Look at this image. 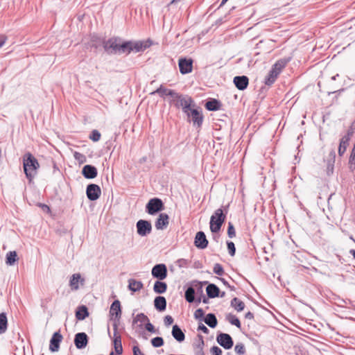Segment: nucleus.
I'll return each instance as SVG.
<instances>
[{
  "label": "nucleus",
  "instance_id": "8fccbe9b",
  "mask_svg": "<svg viewBox=\"0 0 355 355\" xmlns=\"http://www.w3.org/2000/svg\"><path fill=\"white\" fill-rule=\"evenodd\" d=\"M74 158L76 160H78V162H80V163H83L86 161L85 156L80 153H78V152H75Z\"/></svg>",
  "mask_w": 355,
  "mask_h": 355
},
{
  "label": "nucleus",
  "instance_id": "7ed1b4c3",
  "mask_svg": "<svg viewBox=\"0 0 355 355\" xmlns=\"http://www.w3.org/2000/svg\"><path fill=\"white\" fill-rule=\"evenodd\" d=\"M229 205L222 208L217 209L210 218L209 227L212 233H218L226 219Z\"/></svg>",
  "mask_w": 355,
  "mask_h": 355
},
{
  "label": "nucleus",
  "instance_id": "cd10ccee",
  "mask_svg": "<svg viewBox=\"0 0 355 355\" xmlns=\"http://www.w3.org/2000/svg\"><path fill=\"white\" fill-rule=\"evenodd\" d=\"M143 283L141 281L135 279H130L128 280V288L132 292L140 291L143 288Z\"/></svg>",
  "mask_w": 355,
  "mask_h": 355
},
{
  "label": "nucleus",
  "instance_id": "0e129e2a",
  "mask_svg": "<svg viewBox=\"0 0 355 355\" xmlns=\"http://www.w3.org/2000/svg\"><path fill=\"white\" fill-rule=\"evenodd\" d=\"M219 279L223 282L224 285L229 287L231 290H234V287H232L225 279L219 278Z\"/></svg>",
  "mask_w": 355,
  "mask_h": 355
},
{
  "label": "nucleus",
  "instance_id": "f03ea898",
  "mask_svg": "<svg viewBox=\"0 0 355 355\" xmlns=\"http://www.w3.org/2000/svg\"><path fill=\"white\" fill-rule=\"evenodd\" d=\"M23 167L26 178L31 182L36 175L40 164L31 153H26L23 157Z\"/></svg>",
  "mask_w": 355,
  "mask_h": 355
},
{
  "label": "nucleus",
  "instance_id": "c756f323",
  "mask_svg": "<svg viewBox=\"0 0 355 355\" xmlns=\"http://www.w3.org/2000/svg\"><path fill=\"white\" fill-rule=\"evenodd\" d=\"M204 321L211 328H215L218 324L217 318L214 313H208L205 317Z\"/></svg>",
  "mask_w": 355,
  "mask_h": 355
},
{
  "label": "nucleus",
  "instance_id": "b1692460",
  "mask_svg": "<svg viewBox=\"0 0 355 355\" xmlns=\"http://www.w3.org/2000/svg\"><path fill=\"white\" fill-rule=\"evenodd\" d=\"M206 292L209 298H215L220 295V289L214 284H209L206 288Z\"/></svg>",
  "mask_w": 355,
  "mask_h": 355
},
{
  "label": "nucleus",
  "instance_id": "aec40b11",
  "mask_svg": "<svg viewBox=\"0 0 355 355\" xmlns=\"http://www.w3.org/2000/svg\"><path fill=\"white\" fill-rule=\"evenodd\" d=\"M169 217L165 213H161L159 215L157 220L155 221V227L157 230H164L166 228L168 225Z\"/></svg>",
  "mask_w": 355,
  "mask_h": 355
},
{
  "label": "nucleus",
  "instance_id": "680f3d73",
  "mask_svg": "<svg viewBox=\"0 0 355 355\" xmlns=\"http://www.w3.org/2000/svg\"><path fill=\"white\" fill-rule=\"evenodd\" d=\"M245 318L248 320H253L254 319V314L251 313L250 311H248L245 313Z\"/></svg>",
  "mask_w": 355,
  "mask_h": 355
},
{
  "label": "nucleus",
  "instance_id": "a211bd4d",
  "mask_svg": "<svg viewBox=\"0 0 355 355\" xmlns=\"http://www.w3.org/2000/svg\"><path fill=\"white\" fill-rule=\"evenodd\" d=\"M125 44H128V49L125 53H129L131 51L139 52L144 51L147 47L141 42H133L131 41L125 42Z\"/></svg>",
  "mask_w": 355,
  "mask_h": 355
},
{
  "label": "nucleus",
  "instance_id": "f704fd0d",
  "mask_svg": "<svg viewBox=\"0 0 355 355\" xmlns=\"http://www.w3.org/2000/svg\"><path fill=\"white\" fill-rule=\"evenodd\" d=\"M231 306L234 308L235 310L240 312L245 308V304L243 302L240 300L237 297H234L231 301Z\"/></svg>",
  "mask_w": 355,
  "mask_h": 355
},
{
  "label": "nucleus",
  "instance_id": "0eeeda50",
  "mask_svg": "<svg viewBox=\"0 0 355 355\" xmlns=\"http://www.w3.org/2000/svg\"><path fill=\"white\" fill-rule=\"evenodd\" d=\"M164 205L162 200L158 198L150 199L146 205V211L150 215H155L164 210Z\"/></svg>",
  "mask_w": 355,
  "mask_h": 355
},
{
  "label": "nucleus",
  "instance_id": "1a4fd4ad",
  "mask_svg": "<svg viewBox=\"0 0 355 355\" xmlns=\"http://www.w3.org/2000/svg\"><path fill=\"white\" fill-rule=\"evenodd\" d=\"M217 343L225 349H231L234 345V341L231 336L226 333H220L216 336Z\"/></svg>",
  "mask_w": 355,
  "mask_h": 355
},
{
  "label": "nucleus",
  "instance_id": "2eb2a0df",
  "mask_svg": "<svg viewBox=\"0 0 355 355\" xmlns=\"http://www.w3.org/2000/svg\"><path fill=\"white\" fill-rule=\"evenodd\" d=\"M89 338L85 332L77 333L74 337V344L77 349H82L88 344Z\"/></svg>",
  "mask_w": 355,
  "mask_h": 355
},
{
  "label": "nucleus",
  "instance_id": "f257e3e1",
  "mask_svg": "<svg viewBox=\"0 0 355 355\" xmlns=\"http://www.w3.org/2000/svg\"><path fill=\"white\" fill-rule=\"evenodd\" d=\"M105 51L109 54L125 53L128 49V44L122 42L121 38L112 37L103 42Z\"/></svg>",
  "mask_w": 355,
  "mask_h": 355
},
{
  "label": "nucleus",
  "instance_id": "5701e85b",
  "mask_svg": "<svg viewBox=\"0 0 355 355\" xmlns=\"http://www.w3.org/2000/svg\"><path fill=\"white\" fill-rule=\"evenodd\" d=\"M171 334L174 339L179 343L183 342L185 339L184 333L178 324L173 326Z\"/></svg>",
  "mask_w": 355,
  "mask_h": 355
},
{
  "label": "nucleus",
  "instance_id": "9b49d317",
  "mask_svg": "<svg viewBox=\"0 0 355 355\" xmlns=\"http://www.w3.org/2000/svg\"><path fill=\"white\" fill-rule=\"evenodd\" d=\"M152 276L158 280H163L167 277V268L164 263L155 265L151 270Z\"/></svg>",
  "mask_w": 355,
  "mask_h": 355
},
{
  "label": "nucleus",
  "instance_id": "09e8293b",
  "mask_svg": "<svg viewBox=\"0 0 355 355\" xmlns=\"http://www.w3.org/2000/svg\"><path fill=\"white\" fill-rule=\"evenodd\" d=\"M205 313L202 309H198L194 313V317L198 320H204Z\"/></svg>",
  "mask_w": 355,
  "mask_h": 355
},
{
  "label": "nucleus",
  "instance_id": "4be33fe9",
  "mask_svg": "<svg viewBox=\"0 0 355 355\" xmlns=\"http://www.w3.org/2000/svg\"><path fill=\"white\" fill-rule=\"evenodd\" d=\"M79 282L83 285L85 283V279L81 278L80 273L73 274L69 280V286H71V289L76 291L78 290L79 288Z\"/></svg>",
  "mask_w": 355,
  "mask_h": 355
},
{
  "label": "nucleus",
  "instance_id": "58836bf2",
  "mask_svg": "<svg viewBox=\"0 0 355 355\" xmlns=\"http://www.w3.org/2000/svg\"><path fill=\"white\" fill-rule=\"evenodd\" d=\"M103 42H104V40H101L98 37L94 35L91 40V46L95 49H98L101 46H103Z\"/></svg>",
  "mask_w": 355,
  "mask_h": 355
},
{
  "label": "nucleus",
  "instance_id": "a19ab883",
  "mask_svg": "<svg viewBox=\"0 0 355 355\" xmlns=\"http://www.w3.org/2000/svg\"><path fill=\"white\" fill-rule=\"evenodd\" d=\"M205 345L203 337L201 335H198V339L193 343V349H203Z\"/></svg>",
  "mask_w": 355,
  "mask_h": 355
},
{
  "label": "nucleus",
  "instance_id": "ea45409f",
  "mask_svg": "<svg viewBox=\"0 0 355 355\" xmlns=\"http://www.w3.org/2000/svg\"><path fill=\"white\" fill-rule=\"evenodd\" d=\"M148 318L144 313H141L137 314L135 318L133 319V323H137L140 322L141 323L148 322Z\"/></svg>",
  "mask_w": 355,
  "mask_h": 355
},
{
  "label": "nucleus",
  "instance_id": "4d7b16f0",
  "mask_svg": "<svg viewBox=\"0 0 355 355\" xmlns=\"http://www.w3.org/2000/svg\"><path fill=\"white\" fill-rule=\"evenodd\" d=\"M133 355H145L137 345L132 347Z\"/></svg>",
  "mask_w": 355,
  "mask_h": 355
},
{
  "label": "nucleus",
  "instance_id": "4468645a",
  "mask_svg": "<svg viewBox=\"0 0 355 355\" xmlns=\"http://www.w3.org/2000/svg\"><path fill=\"white\" fill-rule=\"evenodd\" d=\"M113 329H114V338H113V344L114 350L116 354L120 355L123 353V347L121 344V336L118 334V325L116 323H113Z\"/></svg>",
  "mask_w": 355,
  "mask_h": 355
},
{
  "label": "nucleus",
  "instance_id": "20e7f679",
  "mask_svg": "<svg viewBox=\"0 0 355 355\" xmlns=\"http://www.w3.org/2000/svg\"><path fill=\"white\" fill-rule=\"evenodd\" d=\"M286 63L287 62L285 60H279L276 62L266 76L264 83L268 86L272 85L275 82L282 69L286 67Z\"/></svg>",
  "mask_w": 355,
  "mask_h": 355
},
{
  "label": "nucleus",
  "instance_id": "c03bdc74",
  "mask_svg": "<svg viewBox=\"0 0 355 355\" xmlns=\"http://www.w3.org/2000/svg\"><path fill=\"white\" fill-rule=\"evenodd\" d=\"M227 247L230 256L234 257L236 253L235 245L232 241H227Z\"/></svg>",
  "mask_w": 355,
  "mask_h": 355
},
{
  "label": "nucleus",
  "instance_id": "393cba45",
  "mask_svg": "<svg viewBox=\"0 0 355 355\" xmlns=\"http://www.w3.org/2000/svg\"><path fill=\"white\" fill-rule=\"evenodd\" d=\"M154 306L159 311H164L166 309V300L163 296H157L154 300Z\"/></svg>",
  "mask_w": 355,
  "mask_h": 355
},
{
  "label": "nucleus",
  "instance_id": "5fc2aeb1",
  "mask_svg": "<svg viewBox=\"0 0 355 355\" xmlns=\"http://www.w3.org/2000/svg\"><path fill=\"white\" fill-rule=\"evenodd\" d=\"M174 94H175L174 95H169V96L172 98L170 103L173 104L175 105V103L177 102V101L178 99V96H180L182 94L176 92L175 91H174Z\"/></svg>",
  "mask_w": 355,
  "mask_h": 355
},
{
  "label": "nucleus",
  "instance_id": "2f4dec72",
  "mask_svg": "<svg viewBox=\"0 0 355 355\" xmlns=\"http://www.w3.org/2000/svg\"><path fill=\"white\" fill-rule=\"evenodd\" d=\"M195 294L196 291L193 286H189L184 293L185 300L189 302L192 303L195 302Z\"/></svg>",
  "mask_w": 355,
  "mask_h": 355
},
{
  "label": "nucleus",
  "instance_id": "603ef678",
  "mask_svg": "<svg viewBox=\"0 0 355 355\" xmlns=\"http://www.w3.org/2000/svg\"><path fill=\"white\" fill-rule=\"evenodd\" d=\"M173 322V318L171 315H166L164 318V325L168 327Z\"/></svg>",
  "mask_w": 355,
  "mask_h": 355
},
{
  "label": "nucleus",
  "instance_id": "ddd939ff",
  "mask_svg": "<svg viewBox=\"0 0 355 355\" xmlns=\"http://www.w3.org/2000/svg\"><path fill=\"white\" fill-rule=\"evenodd\" d=\"M178 65L182 74H187L192 71L193 60L191 58H181L179 59Z\"/></svg>",
  "mask_w": 355,
  "mask_h": 355
},
{
  "label": "nucleus",
  "instance_id": "dca6fc26",
  "mask_svg": "<svg viewBox=\"0 0 355 355\" xmlns=\"http://www.w3.org/2000/svg\"><path fill=\"white\" fill-rule=\"evenodd\" d=\"M194 244L199 249H205L208 245V241L205 234L202 232H198L195 236Z\"/></svg>",
  "mask_w": 355,
  "mask_h": 355
},
{
  "label": "nucleus",
  "instance_id": "4c0bfd02",
  "mask_svg": "<svg viewBox=\"0 0 355 355\" xmlns=\"http://www.w3.org/2000/svg\"><path fill=\"white\" fill-rule=\"evenodd\" d=\"M226 318L230 324L235 325L238 328H241V322L236 316L230 313L227 315Z\"/></svg>",
  "mask_w": 355,
  "mask_h": 355
},
{
  "label": "nucleus",
  "instance_id": "de8ad7c7",
  "mask_svg": "<svg viewBox=\"0 0 355 355\" xmlns=\"http://www.w3.org/2000/svg\"><path fill=\"white\" fill-rule=\"evenodd\" d=\"M227 235L230 239H232L236 236L235 228L234 225L230 222L228 223Z\"/></svg>",
  "mask_w": 355,
  "mask_h": 355
},
{
  "label": "nucleus",
  "instance_id": "72a5a7b5",
  "mask_svg": "<svg viewBox=\"0 0 355 355\" xmlns=\"http://www.w3.org/2000/svg\"><path fill=\"white\" fill-rule=\"evenodd\" d=\"M8 319L6 313H0V334L5 333L7 330Z\"/></svg>",
  "mask_w": 355,
  "mask_h": 355
},
{
  "label": "nucleus",
  "instance_id": "bb28decb",
  "mask_svg": "<svg viewBox=\"0 0 355 355\" xmlns=\"http://www.w3.org/2000/svg\"><path fill=\"white\" fill-rule=\"evenodd\" d=\"M221 103L219 101L213 98L206 102L205 108L209 111H217L220 109Z\"/></svg>",
  "mask_w": 355,
  "mask_h": 355
},
{
  "label": "nucleus",
  "instance_id": "a18cd8bd",
  "mask_svg": "<svg viewBox=\"0 0 355 355\" xmlns=\"http://www.w3.org/2000/svg\"><path fill=\"white\" fill-rule=\"evenodd\" d=\"M213 271L215 274L222 276L224 274V269L220 263H215L214 266Z\"/></svg>",
  "mask_w": 355,
  "mask_h": 355
},
{
  "label": "nucleus",
  "instance_id": "c85d7f7f",
  "mask_svg": "<svg viewBox=\"0 0 355 355\" xmlns=\"http://www.w3.org/2000/svg\"><path fill=\"white\" fill-rule=\"evenodd\" d=\"M167 289L166 283L162 282V280H157L155 282L153 286V291L155 293L158 294L164 293Z\"/></svg>",
  "mask_w": 355,
  "mask_h": 355
},
{
  "label": "nucleus",
  "instance_id": "7c9ffc66",
  "mask_svg": "<svg viewBox=\"0 0 355 355\" xmlns=\"http://www.w3.org/2000/svg\"><path fill=\"white\" fill-rule=\"evenodd\" d=\"M89 315L88 309L85 306H80L76 312V317L78 320H83Z\"/></svg>",
  "mask_w": 355,
  "mask_h": 355
},
{
  "label": "nucleus",
  "instance_id": "79ce46f5",
  "mask_svg": "<svg viewBox=\"0 0 355 355\" xmlns=\"http://www.w3.org/2000/svg\"><path fill=\"white\" fill-rule=\"evenodd\" d=\"M150 342L154 347H159L164 345V339L159 336L153 338Z\"/></svg>",
  "mask_w": 355,
  "mask_h": 355
},
{
  "label": "nucleus",
  "instance_id": "13d9d810",
  "mask_svg": "<svg viewBox=\"0 0 355 355\" xmlns=\"http://www.w3.org/2000/svg\"><path fill=\"white\" fill-rule=\"evenodd\" d=\"M349 162L355 165V143L349 157Z\"/></svg>",
  "mask_w": 355,
  "mask_h": 355
},
{
  "label": "nucleus",
  "instance_id": "37998d69",
  "mask_svg": "<svg viewBox=\"0 0 355 355\" xmlns=\"http://www.w3.org/2000/svg\"><path fill=\"white\" fill-rule=\"evenodd\" d=\"M235 352L239 355H244L245 354V348L243 343H237L234 347Z\"/></svg>",
  "mask_w": 355,
  "mask_h": 355
},
{
  "label": "nucleus",
  "instance_id": "338daca9",
  "mask_svg": "<svg viewBox=\"0 0 355 355\" xmlns=\"http://www.w3.org/2000/svg\"><path fill=\"white\" fill-rule=\"evenodd\" d=\"M40 206L43 209V210H46L47 211H50L49 207L46 205L40 204Z\"/></svg>",
  "mask_w": 355,
  "mask_h": 355
},
{
  "label": "nucleus",
  "instance_id": "e2e57ef3",
  "mask_svg": "<svg viewBox=\"0 0 355 355\" xmlns=\"http://www.w3.org/2000/svg\"><path fill=\"white\" fill-rule=\"evenodd\" d=\"M354 133V131L352 129H350V130H348L347 134L345 135H344L343 137H347V140H350V138L352 136Z\"/></svg>",
  "mask_w": 355,
  "mask_h": 355
},
{
  "label": "nucleus",
  "instance_id": "bf43d9fd",
  "mask_svg": "<svg viewBox=\"0 0 355 355\" xmlns=\"http://www.w3.org/2000/svg\"><path fill=\"white\" fill-rule=\"evenodd\" d=\"M200 295L202 296V302L204 304H207L209 302V299H208V297H206L205 296V295L203 294V290H202V286H200Z\"/></svg>",
  "mask_w": 355,
  "mask_h": 355
},
{
  "label": "nucleus",
  "instance_id": "6ab92c4d",
  "mask_svg": "<svg viewBox=\"0 0 355 355\" xmlns=\"http://www.w3.org/2000/svg\"><path fill=\"white\" fill-rule=\"evenodd\" d=\"M83 175L87 179H93L97 176V169L94 166L87 164L82 170Z\"/></svg>",
  "mask_w": 355,
  "mask_h": 355
},
{
  "label": "nucleus",
  "instance_id": "f3484780",
  "mask_svg": "<svg viewBox=\"0 0 355 355\" xmlns=\"http://www.w3.org/2000/svg\"><path fill=\"white\" fill-rule=\"evenodd\" d=\"M62 340V336L60 331L55 332L50 340L49 349L51 352H58Z\"/></svg>",
  "mask_w": 355,
  "mask_h": 355
},
{
  "label": "nucleus",
  "instance_id": "6e6552de",
  "mask_svg": "<svg viewBox=\"0 0 355 355\" xmlns=\"http://www.w3.org/2000/svg\"><path fill=\"white\" fill-rule=\"evenodd\" d=\"M137 234L141 236H146L152 231V225L150 221L139 220L136 224Z\"/></svg>",
  "mask_w": 355,
  "mask_h": 355
},
{
  "label": "nucleus",
  "instance_id": "774afa93",
  "mask_svg": "<svg viewBox=\"0 0 355 355\" xmlns=\"http://www.w3.org/2000/svg\"><path fill=\"white\" fill-rule=\"evenodd\" d=\"M214 234H215L213 235V239L218 243L220 238V235L218 233Z\"/></svg>",
  "mask_w": 355,
  "mask_h": 355
},
{
  "label": "nucleus",
  "instance_id": "a878e982",
  "mask_svg": "<svg viewBox=\"0 0 355 355\" xmlns=\"http://www.w3.org/2000/svg\"><path fill=\"white\" fill-rule=\"evenodd\" d=\"M155 94H158L161 97L175 94L174 90L164 87L163 85H160V87L157 88L155 91H153L150 93V95H154Z\"/></svg>",
  "mask_w": 355,
  "mask_h": 355
},
{
  "label": "nucleus",
  "instance_id": "39448f33",
  "mask_svg": "<svg viewBox=\"0 0 355 355\" xmlns=\"http://www.w3.org/2000/svg\"><path fill=\"white\" fill-rule=\"evenodd\" d=\"M185 114L187 116V121L192 123L193 125L196 128H201L204 116L198 108L191 107L190 110L188 111L187 113H185Z\"/></svg>",
  "mask_w": 355,
  "mask_h": 355
},
{
  "label": "nucleus",
  "instance_id": "49530a36",
  "mask_svg": "<svg viewBox=\"0 0 355 355\" xmlns=\"http://www.w3.org/2000/svg\"><path fill=\"white\" fill-rule=\"evenodd\" d=\"M89 139L93 141H98L101 139V133L97 130H94L92 131Z\"/></svg>",
  "mask_w": 355,
  "mask_h": 355
},
{
  "label": "nucleus",
  "instance_id": "423d86ee",
  "mask_svg": "<svg viewBox=\"0 0 355 355\" xmlns=\"http://www.w3.org/2000/svg\"><path fill=\"white\" fill-rule=\"evenodd\" d=\"M178 99L175 103V107L178 109L182 108V112L185 114L190 110L191 107H196V104L193 98L188 95L182 94L180 96H178Z\"/></svg>",
  "mask_w": 355,
  "mask_h": 355
},
{
  "label": "nucleus",
  "instance_id": "9d476101",
  "mask_svg": "<svg viewBox=\"0 0 355 355\" xmlns=\"http://www.w3.org/2000/svg\"><path fill=\"white\" fill-rule=\"evenodd\" d=\"M110 315L112 316L113 323H116L119 325V319L121 315V307L120 301L118 300H114L111 304L110 309Z\"/></svg>",
  "mask_w": 355,
  "mask_h": 355
},
{
  "label": "nucleus",
  "instance_id": "3c124183",
  "mask_svg": "<svg viewBox=\"0 0 355 355\" xmlns=\"http://www.w3.org/2000/svg\"><path fill=\"white\" fill-rule=\"evenodd\" d=\"M210 352L211 355H222L223 353L222 349L218 346H213L211 348Z\"/></svg>",
  "mask_w": 355,
  "mask_h": 355
},
{
  "label": "nucleus",
  "instance_id": "864d4df0",
  "mask_svg": "<svg viewBox=\"0 0 355 355\" xmlns=\"http://www.w3.org/2000/svg\"><path fill=\"white\" fill-rule=\"evenodd\" d=\"M145 328L146 329L150 332V333H155V327L150 322V320H148V322H146V324L145 325Z\"/></svg>",
  "mask_w": 355,
  "mask_h": 355
},
{
  "label": "nucleus",
  "instance_id": "412c9836",
  "mask_svg": "<svg viewBox=\"0 0 355 355\" xmlns=\"http://www.w3.org/2000/svg\"><path fill=\"white\" fill-rule=\"evenodd\" d=\"M234 83L238 89L244 90L248 85L249 79L245 76H235L234 78Z\"/></svg>",
  "mask_w": 355,
  "mask_h": 355
},
{
  "label": "nucleus",
  "instance_id": "473e14b6",
  "mask_svg": "<svg viewBox=\"0 0 355 355\" xmlns=\"http://www.w3.org/2000/svg\"><path fill=\"white\" fill-rule=\"evenodd\" d=\"M330 158L327 161V175H331L334 172V162H335V157L336 154L334 150H332L329 154Z\"/></svg>",
  "mask_w": 355,
  "mask_h": 355
},
{
  "label": "nucleus",
  "instance_id": "052dcab7",
  "mask_svg": "<svg viewBox=\"0 0 355 355\" xmlns=\"http://www.w3.org/2000/svg\"><path fill=\"white\" fill-rule=\"evenodd\" d=\"M6 37L3 35H0V48L5 44Z\"/></svg>",
  "mask_w": 355,
  "mask_h": 355
},
{
  "label": "nucleus",
  "instance_id": "6e6d98bb",
  "mask_svg": "<svg viewBox=\"0 0 355 355\" xmlns=\"http://www.w3.org/2000/svg\"><path fill=\"white\" fill-rule=\"evenodd\" d=\"M198 331H202L204 334H208L209 333V329H207V327L206 326H205L202 323H200L198 327Z\"/></svg>",
  "mask_w": 355,
  "mask_h": 355
},
{
  "label": "nucleus",
  "instance_id": "c9c22d12",
  "mask_svg": "<svg viewBox=\"0 0 355 355\" xmlns=\"http://www.w3.org/2000/svg\"><path fill=\"white\" fill-rule=\"evenodd\" d=\"M349 140H347V137H343L340 139V145H339V147H338V154L340 156H342L346 149H347V147L349 144Z\"/></svg>",
  "mask_w": 355,
  "mask_h": 355
},
{
  "label": "nucleus",
  "instance_id": "f8f14e48",
  "mask_svg": "<svg viewBox=\"0 0 355 355\" xmlns=\"http://www.w3.org/2000/svg\"><path fill=\"white\" fill-rule=\"evenodd\" d=\"M87 198L91 201L96 200L101 194V190L98 185L96 184H89L86 189Z\"/></svg>",
  "mask_w": 355,
  "mask_h": 355
},
{
  "label": "nucleus",
  "instance_id": "69168bd1",
  "mask_svg": "<svg viewBox=\"0 0 355 355\" xmlns=\"http://www.w3.org/2000/svg\"><path fill=\"white\" fill-rule=\"evenodd\" d=\"M194 352L196 355H204L203 349H195Z\"/></svg>",
  "mask_w": 355,
  "mask_h": 355
},
{
  "label": "nucleus",
  "instance_id": "e433bc0d",
  "mask_svg": "<svg viewBox=\"0 0 355 355\" xmlns=\"http://www.w3.org/2000/svg\"><path fill=\"white\" fill-rule=\"evenodd\" d=\"M17 254L15 251H10L6 254V263L7 265L12 266L17 261Z\"/></svg>",
  "mask_w": 355,
  "mask_h": 355
}]
</instances>
